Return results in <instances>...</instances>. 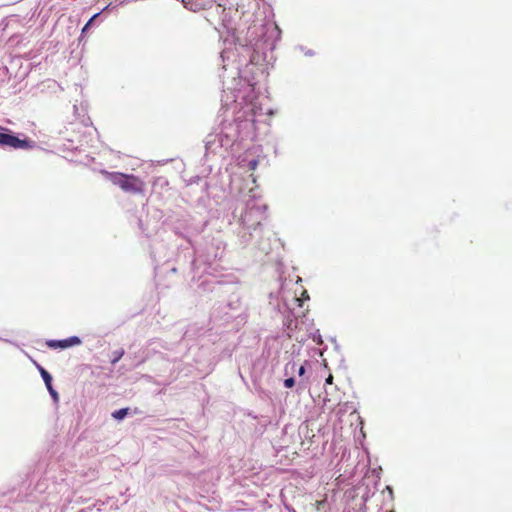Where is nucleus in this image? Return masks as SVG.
I'll list each match as a JSON object with an SVG mask.
<instances>
[{"mask_svg": "<svg viewBox=\"0 0 512 512\" xmlns=\"http://www.w3.org/2000/svg\"><path fill=\"white\" fill-rule=\"evenodd\" d=\"M249 166L252 170H254L257 166V162L255 160L250 161Z\"/></svg>", "mask_w": 512, "mask_h": 512, "instance_id": "nucleus-11", "label": "nucleus"}, {"mask_svg": "<svg viewBox=\"0 0 512 512\" xmlns=\"http://www.w3.org/2000/svg\"><path fill=\"white\" fill-rule=\"evenodd\" d=\"M332 379H333V377L330 375V376L326 379V383H331V382H332Z\"/></svg>", "mask_w": 512, "mask_h": 512, "instance_id": "nucleus-12", "label": "nucleus"}, {"mask_svg": "<svg viewBox=\"0 0 512 512\" xmlns=\"http://www.w3.org/2000/svg\"><path fill=\"white\" fill-rule=\"evenodd\" d=\"M295 384V380L293 377H290V378H287L285 381H284V386L286 388H292Z\"/></svg>", "mask_w": 512, "mask_h": 512, "instance_id": "nucleus-9", "label": "nucleus"}, {"mask_svg": "<svg viewBox=\"0 0 512 512\" xmlns=\"http://www.w3.org/2000/svg\"><path fill=\"white\" fill-rule=\"evenodd\" d=\"M0 145L9 146L15 149H28L31 147L28 141L21 140L18 137L7 133H0Z\"/></svg>", "mask_w": 512, "mask_h": 512, "instance_id": "nucleus-2", "label": "nucleus"}, {"mask_svg": "<svg viewBox=\"0 0 512 512\" xmlns=\"http://www.w3.org/2000/svg\"><path fill=\"white\" fill-rule=\"evenodd\" d=\"M304 373H305V367L302 365L298 369V374H299V376H302V375H304Z\"/></svg>", "mask_w": 512, "mask_h": 512, "instance_id": "nucleus-10", "label": "nucleus"}, {"mask_svg": "<svg viewBox=\"0 0 512 512\" xmlns=\"http://www.w3.org/2000/svg\"><path fill=\"white\" fill-rule=\"evenodd\" d=\"M40 373H41V376L45 382V385H46L50 395L52 396L54 401L57 402L59 399V395L52 387V376L45 369H43L41 367H40Z\"/></svg>", "mask_w": 512, "mask_h": 512, "instance_id": "nucleus-5", "label": "nucleus"}, {"mask_svg": "<svg viewBox=\"0 0 512 512\" xmlns=\"http://www.w3.org/2000/svg\"><path fill=\"white\" fill-rule=\"evenodd\" d=\"M100 15V13H96L95 15H93L90 20L86 23V25L83 27L82 29V33H85L89 27L93 24V22L95 21V19Z\"/></svg>", "mask_w": 512, "mask_h": 512, "instance_id": "nucleus-8", "label": "nucleus"}, {"mask_svg": "<svg viewBox=\"0 0 512 512\" xmlns=\"http://www.w3.org/2000/svg\"><path fill=\"white\" fill-rule=\"evenodd\" d=\"M110 176L113 184L119 186L125 192L140 193L143 190V182L133 175L115 173Z\"/></svg>", "mask_w": 512, "mask_h": 512, "instance_id": "nucleus-1", "label": "nucleus"}, {"mask_svg": "<svg viewBox=\"0 0 512 512\" xmlns=\"http://www.w3.org/2000/svg\"><path fill=\"white\" fill-rule=\"evenodd\" d=\"M128 414V408H122L112 413V417L117 420H122Z\"/></svg>", "mask_w": 512, "mask_h": 512, "instance_id": "nucleus-6", "label": "nucleus"}, {"mask_svg": "<svg viewBox=\"0 0 512 512\" xmlns=\"http://www.w3.org/2000/svg\"><path fill=\"white\" fill-rule=\"evenodd\" d=\"M124 355V350H116L113 352V359L111 361L112 364H116Z\"/></svg>", "mask_w": 512, "mask_h": 512, "instance_id": "nucleus-7", "label": "nucleus"}, {"mask_svg": "<svg viewBox=\"0 0 512 512\" xmlns=\"http://www.w3.org/2000/svg\"><path fill=\"white\" fill-rule=\"evenodd\" d=\"M294 368H295V364H292L291 365V370H294Z\"/></svg>", "mask_w": 512, "mask_h": 512, "instance_id": "nucleus-13", "label": "nucleus"}, {"mask_svg": "<svg viewBox=\"0 0 512 512\" xmlns=\"http://www.w3.org/2000/svg\"><path fill=\"white\" fill-rule=\"evenodd\" d=\"M211 143H212V141H211V140H208V141H207V145H210Z\"/></svg>", "mask_w": 512, "mask_h": 512, "instance_id": "nucleus-14", "label": "nucleus"}, {"mask_svg": "<svg viewBox=\"0 0 512 512\" xmlns=\"http://www.w3.org/2000/svg\"><path fill=\"white\" fill-rule=\"evenodd\" d=\"M81 343L80 339L76 336H73V337H70L68 339H65V340H60V341H50L48 343V345L52 348H67V347H71V346H74V345H79Z\"/></svg>", "mask_w": 512, "mask_h": 512, "instance_id": "nucleus-4", "label": "nucleus"}, {"mask_svg": "<svg viewBox=\"0 0 512 512\" xmlns=\"http://www.w3.org/2000/svg\"><path fill=\"white\" fill-rule=\"evenodd\" d=\"M262 209L263 207L261 206H253V207H250L246 212L245 214L242 216V223L247 227V229H255L257 226H259L261 224V217H259L257 220H256V223H251L252 221V217L254 215H260L262 214Z\"/></svg>", "mask_w": 512, "mask_h": 512, "instance_id": "nucleus-3", "label": "nucleus"}]
</instances>
